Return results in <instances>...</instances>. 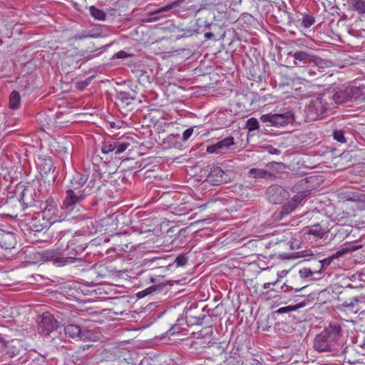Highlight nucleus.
<instances>
[{
	"label": "nucleus",
	"mask_w": 365,
	"mask_h": 365,
	"mask_svg": "<svg viewBox=\"0 0 365 365\" xmlns=\"http://www.w3.org/2000/svg\"><path fill=\"white\" fill-rule=\"evenodd\" d=\"M91 346V345H87V346H80V349L81 351H85L86 349H88L89 347Z\"/></svg>",
	"instance_id": "52"
},
{
	"label": "nucleus",
	"mask_w": 365,
	"mask_h": 365,
	"mask_svg": "<svg viewBox=\"0 0 365 365\" xmlns=\"http://www.w3.org/2000/svg\"><path fill=\"white\" fill-rule=\"evenodd\" d=\"M304 306H305V303H301L299 304L294 305V306L284 307H281V308L278 309L276 311V313H277V314L287 313V312H292V311H295L297 309L303 307Z\"/></svg>",
	"instance_id": "29"
},
{
	"label": "nucleus",
	"mask_w": 365,
	"mask_h": 365,
	"mask_svg": "<svg viewBox=\"0 0 365 365\" xmlns=\"http://www.w3.org/2000/svg\"><path fill=\"white\" fill-rule=\"evenodd\" d=\"M76 217H78V216H77V215H72V217H71V218H76Z\"/></svg>",
	"instance_id": "59"
},
{
	"label": "nucleus",
	"mask_w": 365,
	"mask_h": 365,
	"mask_svg": "<svg viewBox=\"0 0 365 365\" xmlns=\"http://www.w3.org/2000/svg\"><path fill=\"white\" fill-rule=\"evenodd\" d=\"M353 9L359 13H365V1L364 0H352Z\"/></svg>",
	"instance_id": "30"
},
{
	"label": "nucleus",
	"mask_w": 365,
	"mask_h": 365,
	"mask_svg": "<svg viewBox=\"0 0 365 365\" xmlns=\"http://www.w3.org/2000/svg\"><path fill=\"white\" fill-rule=\"evenodd\" d=\"M264 150L268 152L270 154H273V155H279L280 153V150L274 148L272 145H267L266 146L264 147Z\"/></svg>",
	"instance_id": "41"
},
{
	"label": "nucleus",
	"mask_w": 365,
	"mask_h": 365,
	"mask_svg": "<svg viewBox=\"0 0 365 365\" xmlns=\"http://www.w3.org/2000/svg\"><path fill=\"white\" fill-rule=\"evenodd\" d=\"M308 233L313 235L316 237H322L323 235V231L322 230L319 224L315 225L313 227L310 228Z\"/></svg>",
	"instance_id": "36"
},
{
	"label": "nucleus",
	"mask_w": 365,
	"mask_h": 365,
	"mask_svg": "<svg viewBox=\"0 0 365 365\" xmlns=\"http://www.w3.org/2000/svg\"><path fill=\"white\" fill-rule=\"evenodd\" d=\"M363 247V245L356 242H354V243H351V244H349L346 247V251L348 252H354V251H356L361 248Z\"/></svg>",
	"instance_id": "37"
},
{
	"label": "nucleus",
	"mask_w": 365,
	"mask_h": 365,
	"mask_svg": "<svg viewBox=\"0 0 365 365\" xmlns=\"http://www.w3.org/2000/svg\"><path fill=\"white\" fill-rule=\"evenodd\" d=\"M214 34L212 32H207L205 34V38L206 39H211L214 38Z\"/></svg>",
	"instance_id": "47"
},
{
	"label": "nucleus",
	"mask_w": 365,
	"mask_h": 365,
	"mask_svg": "<svg viewBox=\"0 0 365 365\" xmlns=\"http://www.w3.org/2000/svg\"><path fill=\"white\" fill-rule=\"evenodd\" d=\"M350 306H353V304H349V305H348V307H350Z\"/></svg>",
	"instance_id": "63"
},
{
	"label": "nucleus",
	"mask_w": 365,
	"mask_h": 365,
	"mask_svg": "<svg viewBox=\"0 0 365 365\" xmlns=\"http://www.w3.org/2000/svg\"><path fill=\"white\" fill-rule=\"evenodd\" d=\"M207 329L209 330V332L210 333H212V329L211 327H208Z\"/></svg>",
	"instance_id": "57"
},
{
	"label": "nucleus",
	"mask_w": 365,
	"mask_h": 365,
	"mask_svg": "<svg viewBox=\"0 0 365 365\" xmlns=\"http://www.w3.org/2000/svg\"><path fill=\"white\" fill-rule=\"evenodd\" d=\"M362 88V95H364V99H365V84H361Z\"/></svg>",
	"instance_id": "53"
},
{
	"label": "nucleus",
	"mask_w": 365,
	"mask_h": 365,
	"mask_svg": "<svg viewBox=\"0 0 365 365\" xmlns=\"http://www.w3.org/2000/svg\"><path fill=\"white\" fill-rule=\"evenodd\" d=\"M84 249H85V248H84V247H78V250H75L76 251V252H78V251H80V252L83 251Z\"/></svg>",
	"instance_id": "55"
},
{
	"label": "nucleus",
	"mask_w": 365,
	"mask_h": 365,
	"mask_svg": "<svg viewBox=\"0 0 365 365\" xmlns=\"http://www.w3.org/2000/svg\"><path fill=\"white\" fill-rule=\"evenodd\" d=\"M276 283H277V282H268V283H265V284H264L263 287H264V289H268V288H269V287H270V285H271V284L274 285V284H276Z\"/></svg>",
	"instance_id": "51"
},
{
	"label": "nucleus",
	"mask_w": 365,
	"mask_h": 365,
	"mask_svg": "<svg viewBox=\"0 0 365 365\" xmlns=\"http://www.w3.org/2000/svg\"><path fill=\"white\" fill-rule=\"evenodd\" d=\"M61 255L58 250H48L42 252L41 258L44 262L52 261L57 266H64L73 262L74 257H61Z\"/></svg>",
	"instance_id": "11"
},
{
	"label": "nucleus",
	"mask_w": 365,
	"mask_h": 365,
	"mask_svg": "<svg viewBox=\"0 0 365 365\" xmlns=\"http://www.w3.org/2000/svg\"><path fill=\"white\" fill-rule=\"evenodd\" d=\"M16 240L13 232L2 231L0 234V246L5 250H11L15 247Z\"/></svg>",
	"instance_id": "14"
},
{
	"label": "nucleus",
	"mask_w": 365,
	"mask_h": 365,
	"mask_svg": "<svg viewBox=\"0 0 365 365\" xmlns=\"http://www.w3.org/2000/svg\"><path fill=\"white\" fill-rule=\"evenodd\" d=\"M331 98V106L334 108V104H341L349 100V93L347 89L345 91H336L332 96Z\"/></svg>",
	"instance_id": "15"
},
{
	"label": "nucleus",
	"mask_w": 365,
	"mask_h": 365,
	"mask_svg": "<svg viewBox=\"0 0 365 365\" xmlns=\"http://www.w3.org/2000/svg\"><path fill=\"white\" fill-rule=\"evenodd\" d=\"M346 349H347V347H345L342 352L345 353L346 351Z\"/></svg>",
	"instance_id": "60"
},
{
	"label": "nucleus",
	"mask_w": 365,
	"mask_h": 365,
	"mask_svg": "<svg viewBox=\"0 0 365 365\" xmlns=\"http://www.w3.org/2000/svg\"><path fill=\"white\" fill-rule=\"evenodd\" d=\"M234 144V138L227 137L216 143L207 147V152L209 153H218L220 150L227 149L230 145Z\"/></svg>",
	"instance_id": "13"
},
{
	"label": "nucleus",
	"mask_w": 365,
	"mask_h": 365,
	"mask_svg": "<svg viewBox=\"0 0 365 365\" xmlns=\"http://www.w3.org/2000/svg\"><path fill=\"white\" fill-rule=\"evenodd\" d=\"M165 284H158L156 286H151L150 287L146 288L144 290H145V292H146V294L148 295V294H150L153 293H158V292L163 291L165 289Z\"/></svg>",
	"instance_id": "33"
},
{
	"label": "nucleus",
	"mask_w": 365,
	"mask_h": 365,
	"mask_svg": "<svg viewBox=\"0 0 365 365\" xmlns=\"http://www.w3.org/2000/svg\"><path fill=\"white\" fill-rule=\"evenodd\" d=\"M115 140H109L103 143L101 146V151L104 154H109L113 153L115 150Z\"/></svg>",
	"instance_id": "25"
},
{
	"label": "nucleus",
	"mask_w": 365,
	"mask_h": 365,
	"mask_svg": "<svg viewBox=\"0 0 365 365\" xmlns=\"http://www.w3.org/2000/svg\"><path fill=\"white\" fill-rule=\"evenodd\" d=\"M336 233L335 237H338L339 240L344 239L348 237L351 231V227L349 226H340L335 229Z\"/></svg>",
	"instance_id": "22"
},
{
	"label": "nucleus",
	"mask_w": 365,
	"mask_h": 365,
	"mask_svg": "<svg viewBox=\"0 0 365 365\" xmlns=\"http://www.w3.org/2000/svg\"><path fill=\"white\" fill-rule=\"evenodd\" d=\"M346 131L343 129H335L332 132V136L334 140L340 143H346V138L345 137Z\"/></svg>",
	"instance_id": "24"
},
{
	"label": "nucleus",
	"mask_w": 365,
	"mask_h": 365,
	"mask_svg": "<svg viewBox=\"0 0 365 365\" xmlns=\"http://www.w3.org/2000/svg\"><path fill=\"white\" fill-rule=\"evenodd\" d=\"M267 195L269 202L272 204H281L289 196L288 191L278 185L269 187Z\"/></svg>",
	"instance_id": "10"
},
{
	"label": "nucleus",
	"mask_w": 365,
	"mask_h": 365,
	"mask_svg": "<svg viewBox=\"0 0 365 365\" xmlns=\"http://www.w3.org/2000/svg\"><path fill=\"white\" fill-rule=\"evenodd\" d=\"M179 327H177V326H173L168 331L167 333L169 334V335H173L175 334V333L178 332L179 331Z\"/></svg>",
	"instance_id": "45"
},
{
	"label": "nucleus",
	"mask_w": 365,
	"mask_h": 365,
	"mask_svg": "<svg viewBox=\"0 0 365 365\" xmlns=\"http://www.w3.org/2000/svg\"><path fill=\"white\" fill-rule=\"evenodd\" d=\"M116 98L122 104L128 106L135 99V96H131L129 93L120 91L117 93Z\"/></svg>",
	"instance_id": "21"
},
{
	"label": "nucleus",
	"mask_w": 365,
	"mask_h": 365,
	"mask_svg": "<svg viewBox=\"0 0 365 365\" xmlns=\"http://www.w3.org/2000/svg\"><path fill=\"white\" fill-rule=\"evenodd\" d=\"M234 176L235 174L231 170H223L219 166H212L210 168L208 179L213 185H219L231 181Z\"/></svg>",
	"instance_id": "8"
},
{
	"label": "nucleus",
	"mask_w": 365,
	"mask_h": 365,
	"mask_svg": "<svg viewBox=\"0 0 365 365\" xmlns=\"http://www.w3.org/2000/svg\"><path fill=\"white\" fill-rule=\"evenodd\" d=\"M246 126L249 131H253L259 129V121L255 118H250L246 122Z\"/></svg>",
	"instance_id": "32"
},
{
	"label": "nucleus",
	"mask_w": 365,
	"mask_h": 365,
	"mask_svg": "<svg viewBox=\"0 0 365 365\" xmlns=\"http://www.w3.org/2000/svg\"><path fill=\"white\" fill-rule=\"evenodd\" d=\"M56 211V207L53 205H46L43 210V214L46 215L47 213L51 215H54Z\"/></svg>",
	"instance_id": "40"
},
{
	"label": "nucleus",
	"mask_w": 365,
	"mask_h": 365,
	"mask_svg": "<svg viewBox=\"0 0 365 365\" xmlns=\"http://www.w3.org/2000/svg\"><path fill=\"white\" fill-rule=\"evenodd\" d=\"M130 145V143H125V142H120L119 140L115 141V150H113V153L115 155H118L123 152H124L128 147Z\"/></svg>",
	"instance_id": "27"
},
{
	"label": "nucleus",
	"mask_w": 365,
	"mask_h": 365,
	"mask_svg": "<svg viewBox=\"0 0 365 365\" xmlns=\"http://www.w3.org/2000/svg\"><path fill=\"white\" fill-rule=\"evenodd\" d=\"M315 22V18L309 14H303L302 25L304 28L311 27Z\"/></svg>",
	"instance_id": "31"
},
{
	"label": "nucleus",
	"mask_w": 365,
	"mask_h": 365,
	"mask_svg": "<svg viewBox=\"0 0 365 365\" xmlns=\"http://www.w3.org/2000/svg\"><path fill=\"white\" fill-rule=\"evenodd\" d=\"M111 128H114L115 125V123L114 122H112L110 123Z\"/></svg>",
	"instance_id": "56"
},
{
	"label": "nucleus",
	"mask_w": 365,
	"mask_h": 365,
	"mask_svg": "<svg viewBox=\"0 0 365 365\" xmlns=\"http://www.w3.org/2000/svg\"><path fill=\"white\" fill-rule=\"evenodd\" d=\"M314 273L320 274L318 271H312L309 268H303L299 271V274L302 278H307L312 277Z\"/></svg>",
	"instance_id": "34"
},
{
	"label": "nucleus",
	"mask_w": 365,
	"mask_h": 365,
	"mask_svg": "<svg viewBox=\"0 0 365 365\" xmlns=\"http://www.w3.org/2000/svg\"><path fill=\"white\" fill-rule=\"evenodd\" d=\"M204 26H205V27H207V28H210V26H211V24H210V23H208V22H207V21H205V22H204Z\"/></svg>",
	"instance_id": "54"
},
{
	"label": "nucleus",
	"mask_w": 365,
	"mask_h": 365,
	"mask_svg": "<svg viewBox=\"0 0 365 365\" xmlns=\"http://www.w3.org/2000/svg\"><path fill=\"white\" fill-rule=\"evenodd\" d=\"M287 56L292 58L294 65L299 67L313 66L315 68L322 61V58L304 51H290Z\"/></svg>",
	"instance_id": "6"
},
{
	"label": "nucleus",
	"mask_w": 365,
	"mask_h": 365,
	"mask_svg": "<svg viewBox=\"0 0 365 365\" xmlns=\"http://www.w3.org/2000/svg\"><path fill=\"white\" fill-rule=\"evenodd\" d=\"M188 33H189V35H192V31H188Z\"/></svg>",
	"instance_id": "62"
},
{
	"label": "nucleus",
	"mask_w": 365,
	"mask_h": 365,
	"mask_svg": "<svg viewBox=\"0 0 365 365\" xmlns=\"http://www.w3.org/2000/svg\"><path fill=\"white\" fill-rule=\"evenodd\" d=\"M260 120L268 125L282 127L292 123L294 120L292 111L288 110L283 113H267L262 115Z\"/></svg>",
	"instance_id": "5"
},
{
	"label": "nucleus",
	"mask_w": 365,
	"mask_h": 365,
	"mask_svg": "<svg viewBox=\"0 0 365 365\" xmlns=\"http://www.w3.org/2000/svg\"><path fill=\"white\" fill-rule=\"evenodd\" d=\"M349 100L359 99L365 101L364 95H362L361 85L359 86H351L347 88Z\"/></svg>",
	"instance_id": "18"
},
{
	"label": "nucleus",
	"mask_w": 365,
	"mask_h": 365,
	"mask_svg": "<svg viewBox=\"0 0 365 365\" xmlns=\"http://www.w3.org/2000/svg\"><path fill=\"white\" fill-rule=\"evenodd\" d=\"M312 180V177L304 178L293 187V190L297 192V194L290 200L298 207L303 200L309 197L312 191L315 189L314 185H310Z\"/></svg>",
	"instance_id": "4"
},
{
	"label": "nucleus",
	"mask_w": 365,
	"mask_h": 365,
	"mask_svg": "<svg viewBox=\"0 0 365 365\" xmlns=\"http://www.w3.org/2000/svg\"><path fill=\"white\" fill-rule=\"evenodd\" d=\"M148 294H146V292H145V290H143L141 292H139L138 294H137V297L138 298H143L145 296H147Z\"/></svg>",
	"instance_id": "49"
},
{
	"label": "nucleus",
	"mask_w": 365,
	"mask_h": 365,
	"mask_svg": "<svg viewBox=\"0 0 365 365\" xmlns=\"http://www.w3.org/2000/svg\"><path fill=\"white\" fill-rule=\"evenodd\" d=\"M182 2H183V0L174 1L172 3L168 4L165 6H162V7L159 8L158 10L154 11V13L158 14V13L169 11L175 7L180 6Z\"/></svg>",
	"instance_id": "28"
},
{
	"label": "nucleus",
	"mask_w": 365,
	"mask_h": 365,
	"mask_svg": "<svg viewBox=\"0 0 365 365\" xmlns=\"http://www.w3.org/2000/svg\"><path fill=\"white\" fill-rule=\"evenodd\" d=\"M248 175L250 178H253L255 179L257 178H264L268 179L272 177V174L270 172L264 170V169H258V168H252L248 172Z\"/></svg>",
	"instance_id": "16"
},
{
	"label": "nucleus",
	"mask_w": 365,
	"mask_h": 365,
	"mask_svg": "<svg viewBox=\"0 0 365 365\" xmlns=\"http://www.w3.org/2000/svg\"><path fill=\"white\" fill-rule=\"evenodd\" d=\"M187 261L188 258L185 256V255L181 254L176 257L175 263L176 267H184L187 264Z\"/></svg>",
	"instance_id": "35"
},
{
	"label": "nucleus",
	"mask_w": 365,
	"mask_h": 365,
	"mask_svg": "<svg viewBox=\"0 0 365 365\" xmlns=\"http://www.w3.org/2000/svg\"><path fill=\"white\" fill-rule=\"evenodd\" d=\"M342 329L338 323H330L314 340V348L319 352L338 351L339 341L342 334Z\"/></svg>",
	"instance_id": "1"
},
{
	"label": "nucleus",
	"mask_w": 365,
	"mask_h": 365,
	"mask_svg": "<svg viewBox=\"0 0 365 365\" xmlns=\"http://www.w3.org/2000/svg\"><path fill=\"white\" fill-rule=\"evenodd\" d=\"M89 11L91 15L96 20L104 21L106 19V13L94 6L90 7Z\"/></svg>",
	"instance_id": "23"
},
{
	"label": "nucleus",
	"mask_w": 365,
	"mask_h": 365,
	"mask_svg": "<svg viewBox=\"0 0 365 365\" xmlns=\"http://www.w3.org/2000/svg\"><path fill=\"white\" fill-rule=\"evenodd\" d=\"M306 287H291V286H289L287 285L286 283H284L282 287H281V289L282 290V292H288L289 291H292V290H294L295 292H300L302 291L303 289H304Z\"/></svg>",
	"instance_id": "38"
},
{
	"label": "nucleus",
	"mask_w": 365,
	"mask_h": 365,
	"mask_svg": "<svg viewBox=\"0 0 365 365\" xmlns=\"http://www.w3.org/2000/svg\"><path fill=\"white\" fill-rule=\"evenodd\" d=\"M332 260H333V259L331 256H329L327 258L324 259L323 260H319L318 262L319 267L320 268V269H322L324 267H327L331 264Z\"/></svg>",
	"instance_id": "39"
},
{
	"label": "nucleus",
	"mask_w": 365,
	"mask_h": 365,
	"mask_svg": "<svg viewBox=\"0 0 365 365\" xmlns=\"http://www.w3.org/2000/svg\"><path fill=\"white\" fill-rule=\"evenodd\" d=\"M33 227H34V229H32V230H34V232H39V231L42 230L43 228L42 225H41L39 227V226L34 225Z\"/></svg>",
	"instance_id": "48"
},
{
	"label": "nucleus",
	"mask_w": 365,
	"mask_h": 365,
	"mask_svg": "<svg viewBox=\"0 0 365 365\" xmlns=\"http://www.w3.org/2000/svg\"><path fill=\"white\" fill-rule=\"evenodd\" d=\"M306 71L308 73V74L310 76H315L317 75L316 72L314 70H312V68L307 69V70H306Z\"/></svg>",
	"instance_id": "50"
},
{
	"label": "nucleus",
	"mask_w": 365,
	"mask_h": 365,
	"mask_svg": "<svg viewBox=\"0 0 365 365\" xmlns=\"http://www.w3.org/2000/svg\"><path fill=\"white\" fill-rule=\"evenodd\" d=\"M73 245V242H69V245H68V247H71V245Z\"/></svg>",
	"instance_id": "58"
},
{
	"label": "nucleus",
	"mask_w": 365,
	"mask_h": 365,
	"mask_svg": "<svg viewBox=\"0 0 365 365\" xmlns=\"http://www.w3.org/2000/svg\"><path fill=\"white\" fill-rule=\"evenodd\" d=\"M91 83V78H86L85 81H81L78 83V88L83 90L86 86H88Z\"/></svg>",
	"instance_id": "43"
},
{
	"label": "nucleus",
	"mask_w": 365,
	"mask_h": 365,
	"mask_svg": "<svg viewBox=\"0 0 365 365\" xmlns=\"http://www.w3.org/2000/svg\"><path fill=\"white\" fill-rule=\"evenodd\" d=\"M117 58H125L128 56L127 53L123 51H120L115 54Z\"/></svg>",
	"instance_id": "46"
},
{
	"label": "nucleus",
	"mask_w": 365,
	"mask_h": 365,
	"mask_svg": "<svg viewBox=\"0 0 365 365\" xmlns=\"http://www.w3.org/2000/svg\"><path fill=\"white\" fill-rule=\"evenodd\" d=\"M61 327L60 323L48 312L43 313L38 320V331L45 336H50L51 333Z\"/></svg>",
	"instance_id": "7"
},
{
	"label": "nucleus",
	"mask_w": 365,
	"mask_h": 365,
	"mask_svg": "<svg viewBox=\"0 0 365 365\" xmlns=\"http://www.w3.org/2000/svg\"><path fill=\"white\" fill-rule=\"evenodd\" d=\"M21 103V97L19 93L16 91H14L11 93L9 96V107L10 108L15 110L18 109Z\"/></svg>",
	"instance_id": "19"
},
{
	"label": "nucleus",
	"mask_w": 365,
	"mask_h": 365,
	"mask_svg": "<svg viewBox=\"0 0 365 365\" xmlns=\"http://www.w3.org/2000/svg\"><path fill=\"white\" fill-rule=\"evenodd\" d=\"M205 318V316H192V315H187L186 317V322L188 324V326H192V325H201L202 324L203 319Z\"/></svg>",
	"instance_id": "26"
},
{
	"label": "nucleus",
	"mask_w": 365,
	"mask_h": 365,
	"mask_svg": "<svg viewBox=\"0 0 365 365\" xmlns=\"http://www.w3.org/2000/svg\"><path fill=\"white\" fill-rule=\"evenodd\" d=\"M200 21H201V19H198V20H197V24H200Z\"/></svg>",
	"instance_id": "61"
},
{
	"label": "nucleus",
	"mask_w": 365,
	"mask_h": 365,
	"mask_svg": "<svg viewBox=\"0 0 365 365\" xmlns=\"http://www.w3.org/2000/svg\"><path fill=\"white\" fill-rule=\"evenodd\" d=\"M298 208L297 205H295L290 200L285 204H284L282 207L280 211V216L283 217L284 216H287L293 212Z\"/></svg>",
	"instance_id": "20"
},
{
	"label": "nucleus",
	"mask_w": 365,
	"mask_h": 365,
	"mask_svg": "<svg viewBox=\"0 0 365 365\" xmlns=\"http://www.w3.org/2000/svg\"><path fill=\"white\" fill-rule=\"evenodd\" d=\"M193 133V128H189L186 129L182 133V140L187 141Z\"/></svg>",
	"instance_id": "42"
},
{
	"label": "nucleus",
	"mask_w": 365,
	"mask_h": 365,
	"mask_svg": "<svg viewBox=\"0 0 365 365\" xmlns=\"http://www.w3.org/2000/svg\"><path fill=\"white\" fill-rule=\"evenodd\" d=\"M65 334L76 341L90 340L93 336V332L88 329H82L76 324H68L64 327Z\"/></svg>",
	"instance_id": "9"
},
{
	"label": "nucleus",
	"mask_w": 365,
	"mask_h": 365,
	"mask_svg": "<svg viewBox=\"0 0 365 365\" xmlns=\"http://www.w3.org/2000/svg\"><path fill=\"white\" fill-rule=\"evenodd\" d=\"M346 247L341 249V250L337 251L336 253L333 254L331 257L332 259H336L339 257H341L344 254L347 253Z\"/></svg>",
	"instance_id": "44"
},
{
	"label": "nucleus",
	"mask_w": 365,
	"mask_h": 365,
	"mask_svg": "<svg viewBox=\"0 0 365 365\" xmlns=\"http://www.w3.org/2000/svg\"><path fill=\"white\" fill-rule=\"evenodd\" d=\"M6 354L11 358H15V361L21 359L25 354V349L19 340H12L6 345Z\"/></svg>",
	"instance_id": "12"
},
{
	"label": "nucleus",
	"mask_w": 365,
	"mask_h": 365,
	"mask_svg": "<svg viewBox=\"0 0 365 365\" xmlns=\"http://www.w3.org/2000/svg\"><path fill=\"white\" fill-rule=\"evenodd\" d=\"M89 190L77 189L76 187H70L66 190L65 197L61 205V209L67 214H71L77 207V205L84 200L89 195Z\"/></svg>",
	"instance_id": "3"
},
{
	"label": "nucleus",
	"mask_w": 365,
	"mask_h": 365,
	"mask_svg": "<svg viewBox=\"0 0 365 365\" xmlns=\"http://www.w3.org/2000/svg\"><path fill=\"white\" fill-rule=\"evenodd\" d=\"M333 109L331 96L328 93H318L312 97L306 106L305 112L310 120L323 118Z\"/></svg>",
	"instance_id": "2"
},
{
	"label": "nucleus",
	"mask_w": 365,
	"mask_h": 365,
	"mask_svg": "<svg viewBox=\"0 0 365 365\" xmlns=\"http://www.w3.org/2000/svg\"><path fill=\"white\" fill-rule=\"evenodd\" d=\"M88 180V177L81 173H76L71 180V187H76L77 189H82Z\"/></svg>",
	"instance_id": "17"
}]
</instances>
